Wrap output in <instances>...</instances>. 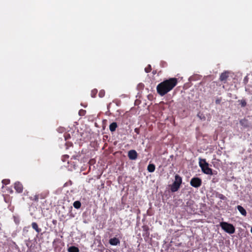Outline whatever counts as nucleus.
Listing matches in <instances>:
<instances>
[{"label": "nucleus", "mask_w": 252, "mask_h": 252, "mask_svg": "<svg viewBox=\"0 0 252 252\" xmlns=\"http://www.w3.org/2000/svg\"><path fill=\"white\" fill-rule=\"evenodd\" d=\"M199 166L201 168L202 171L206 174L211 175L212 174V169L209 167V164L206 162L205 159H199Z\"/></svg>", "instance_id": "nucleus-2"}, {"label": "nucleus", "mask_w": 252, "mask_h": 252, "mask_svg": "<svg viewBox=\"0 0 252 252\" xmlns=\"http://www.w3.org/2000/svg\"><path fill=\"white\" fill-rule=\"evenodd\" d=\"M220 100H219V99H217V100H216V103L217 104H219V103H220Z\"/></svg>", "instance_id": "nucleus-23"}, {"label": "nucleus", "mask_w": 252, "mask_h": 252, "mask_svg": "<svg viewBox=\"0 0 252 252\" xmlns=\"http://www.w3.org/2000/svg\"><path fill=\"white\" fill-rule=\"evenodd\" d=\"M241 104L242 107H245L247 103L245 100H241Z\"/></svg>", "instance_id": "nucleus-19"}, {"label": "nucleus", "mask_w": 252, "mask_h": 252, "mask_svg": "<svg viewBox=\"0 0 252 252\" xmlns=\"http://www.w3.org/2000/svg\"><path fill=\"white\" fill-rule=\"evenodd\" d=\"M31 199L37 201L38 200V196L37 195H35L34 196L33 198H32V197H31Z\"/></svg>", "instance_id": "nucleus-20"}, {"label": "nucleus", "mask_w": 252, "mask_h": 252, "mask_svg": "<svg viewBox=\"0 0 252 252\" xmlns=\"http://www.w3.org/2000/svg\"><path fill=\"white\" fill-rule=\"evenodd\" d=\"M240 124L244 127H248L249 126V123L248 121L245 119L240 120Z\"/></svg>", "instance_id": "nucleus-10"}, {"label": "nucleus", "mask_w": 252, "mask_h": 252, "mask_svg": "<svg viewBox=\"0 0 252 252\" xmlns=\"http://www.w3.org/2000/svg\"><path fill=\"white\" fill-rule=\"evenodd\" d=\"M109 243L111 245L116 246L118 244H120V241L117 238H111L109 240Z\"/></svg>", "instance_id": "nucleus-8"}, {"label": "nucleus", "mask_w": 252, "mask_h": 252, "mask_svg": "<svg viewBox=\"0 0 252 252\" xmlns=\"http://www.w3.org/2000/svg\"><path fill=\"white\" fill-rule=\"evenodd\" d=\"M73 206L76 209H79L81 207V203L79 201H76L73 203Z\"/></svg>", "instance_id": "nucleus-16"}, {"label": "nucleus", "mask_w": 252, "mask_h": 252, "mask_svg": "<svg viewBox=\"0 0 252 252\" xmlns=\"http://www.w3.org/2000/svg\"><path fill=\"white\" fill-rule=\"evenodd\" d=\"M9 180H3L2 181V183L4 184H7L9 183Z\"/></svg>", "instance_id": "nucleus-21"}, {"label": "nucleus", "mask_w": 252, "mask_h": 252, "mask_svg": "<svg viewBox=\"0 0 252 252\" xmlns=\"http://www.w3.org/2000/svg\"><path fill=\"white\" fill-rule=\"evenodd\" d=\"M117 127V124L115 122L111 123L109 126V129L111 132L115 131L116 128Z\"/></svg>", "instance_id": "nucleus-12"}, {"label": "nucleus", "mask_w": 252, "mask_h": 252, "mask_svg": "<svg viewBox=\"0 0 252 252\" xmlns=\"http://www.w3.org/2000/svg\"><path fill=\"white\" fill-rule=\"evenodd\" d=\"M182 183V178L178 175H176L175 176V181L172 185L171 186L170 189L172 192H175L178 190L180 188V185Z\"/></svg>", "instance_id": "nucleus-4"}, {"label": "nucleus", "mask_w": 252, "mask_h": 252, "mask_svg": "<svg viewBox=\"0 0 252 252\" xmlns=\"http://www.w3.org/2000/svg\"><path fill=\"white\" fill-rule=\"evenodd\" d=\"M220 226L223 230L229 234H233L235 232V227L230 223L226 222H221L220 223Z\"/></svg>", "instance_id": "nucleus-3"}, {"label": "nucleus", "mask_w": 252, "mask_h": 252, "mask_svg": "<svg viewBox=\"0 0 252 252\" xmlns=\"http://www.w3.org/2000/svg\"><path fill=\"white\" fill-rule=\"evenodd\" d=\"M151 70V66L150 65H149L148 66L145 68V70L146 72H150Z\"/></svg>", "instance_id": "nucleus-18"}, {"label": "nucleus", "mask_w": 252, "mask_h": 252, "mask_svg": "<svg viewBox=\"0 0 252 252\" xmlns=\"http://www.w3.org/2000/svg\"><path fill=\"white\" fill-rule=\"evenodd\" d=\"M128 157L131 160H135L137 158V154L135 150H131L128 152Z\"/></svg>", "instance_id": "nucleus-6"}, {"label": "nucleus", "mask_w": 252, "mask_h": 252, "mask_svg": "<svg viewBox=\"0 0 252 252\" xmlns=\"http://www.w3.org/2000/svg\"><path fill=\"white\" fill-rule=\"evenodd\" d=\"M228 77V72L225 71L221 74L220 79L221 81H225Z\"/></svg>", "instance_id": "nucleus-9"}, {"label": "nucleus", "mask_w": 252, "mask_h": 252, "mask_svg": "<svg viewBox=\"0 0 252 252\" xmlns=\"http://www.w3.org/2000/svg\"><path fill=\"white\" fill-rule=\"evenodd\" d=\"M68 251L69 252H79V250L78 248L74 247V246H71L69 247L68 249Z\"/></svg>", "instance_id": "nucleus-15"}, {"label": "nucleus", "mask_w": 252, "mask_h": 252, "mask_svg": "<svg viewBox=\"0 0 252 252\" xmlns=\"http://www.w3.org/2000/svg\"><path fill=\"white\" fill-rule=\"evenodd\" d=\"M190 184L192 187L198 188L201 185V180L198 178H193L191 180Z\"/></svg>", "instance_id": "nucleus-5"}, {"label": "nucleus", "mask_w": 252, "mask_h": 252, "mask_svg": "<svg viewBox=\"0 0 252 252\" xmlns=\"http://www.w3.org/2000/svg\"><path fill=\"white\" fill-rule=\"evenodd\" d=\"M84 112H85V111H84V110H80V111H79V115H83V114L84 113Z\"/></svg>", "instance_id": "nucleus-22"}, {"label": "nucleus", "mask_w": 252, "mask_h": 252, "mask_svg": "<svg viewBox=\"0 0 252 252\" xmlns=\"http://www.w3.org/2000/svg\"><path fill=\"white\" fill-rule=\"evenodd\" d=\"M14 188L19 193L22 192L23 191V186L19 182H16L15 183Z\"/></svg>", "instance_id": "nucleus-7"}, {"label": "nucleus", "mask_w": 252, "mask_h": 252, "mask_svg": "<svg viewBox=\"0 0 252 252\" xmlns=\"http://www.w3.org/2000/svg\"><path fill=\"white\" fill-rule=\"evenodd\" d=\"M32 226L33 229H34L36 232L39 233L41 231V229L38 228V225L36 222H32Z\"/></svg>", "instance_id": "nucleus-13"}, {"label": "nucleus", "mask_w": 252, "mask_h": 252, "mask_svg": "<svg viewBox=\"0 0 252 252\" xmlns=\"http://www.w3.org/2000/svg\"><path fill=\"white\" fill-rule=\"evenodd\" d=\"M147 170L149 172H153L155 170V166L153 164H150L147 167Z\"/></svg>", "instance_id": "nucleus-14"}, {"label": "nucleus", "mask_w": 252, "mask_h": 252, "mask_svg": "<svg viewBox=\"0 0 252 252\" xmlns=\"http://www.w3.org/2000/svg\"><path fill=\"white\" fill-rule=\"evenodd\" d=\"M177 80L175 78L166 80L157 86V92L161 96H163L170 91L177 85Z\"/></svg>", "instance_id": "nucleus-1"}, {"label": "nucleus", "mask_w": 252, "mask_h": 252, "mask_svg": "<svg viewBox=\"0 0 252 252\" xmlns=\"http://www.w3.org/2000/svg\"><path fill=\"white\" fill-rule=\"evenodd\" d=\"M251 233H252V227L251 228Z\"/></svg>", "instance_id": "nucleus-25"}, {"label": "nucleus", "mask_w": 252, "mask_h": 252, "mask_svg": "<svg viewBox=\"0 0 252 252\" xmlns=\"http://www.w3.org/2000/svg\"><path fill=\"white\" fill-rule=\"evenodd\" d=\"M217 197L221 200H225L226 199V197L222 194H218Z\"/></svg>", "instance_id": "nucleus-17"}, {"label": "nucleus", "mask_w": 252, "mask_h": 252, "mask_svg": "<svg viewBox=\"0 0 252 252\" xmlns=\"http://www.w3.org/2000/svg\"><path fill=\"white\" fill-rule=\"evenodd\" d=\"M238 211L240 212V213L244 216H246L247 215V212L246 210L241 206L238 205L237 207Z\"/></svg>", "instance_id": "nucleus-11"}, {"label": "nucleus", "mask_w": 252, "mask_h": 252, "mask_svg": "<svg viewBox=\"0 0 252 252\" xmlns=\"http://www.w3.org/2000/svg\"><path fill=\"white\" fill-rule=\"evenodd\" d=\"M135 131H136V132H137V129L136 128L135 129Z\"/></svg>", "instance_id": "nucleus-24"}]
</instances>
